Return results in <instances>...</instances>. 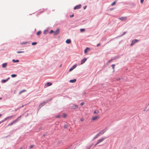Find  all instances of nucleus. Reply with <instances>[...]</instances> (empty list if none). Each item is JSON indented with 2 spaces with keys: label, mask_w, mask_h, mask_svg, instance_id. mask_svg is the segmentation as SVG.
<instances>
[{
  "label": "nucleus",
  "mask_w": 149,
  "mask_h": 149,
  "mask_svg": "<svg viewBox=\"0 0 149 149\" xmlns=\"http://www.w3.org/2000/svg\"><path fill=\"white\" fill-rule=\"evenodd\" d=\"M106 131L104 130H101L99 133H98L96 136L95 138L97 137L98 136L101 135L103 134Z\"/></svg>",
  "instance_id": "obj_1"
},
{
  "label": "nucleus",
  "mask_w": 149,
  "mask_h": 149,
  "mask_svg": "<svg viewBox=\"0 0 149 149\" xmlns=\"http://www.w3.org/2000/svg\"><path fill=\"white\" fill-rule=\"evenodd\" d=\"M21 116H19L17 119L13 120L12 123H9L8 125V126H9V125H12L13 124V123H15L18 121L19 120V118H21Z\"/></svg>",
  "instance_id": "obj_2"
},
{
  "label": "nucleus",
  "mask_w": 149,
  "mask_h": 149,
  "mask_svg": "<svg viewBox=\"0 0 149 149\" xmlns=\"http://www.w3.org/2000/svg\"><path fill=\"white\" fill-rule=\"evenodd\" d=\"M106 137H103L102 138L98 140L97 141V143L95 144V146L97 145V144H98L100 143L102 141H103L105 139H106Z\"/></svg>",
  "instance_id": "obj_3"
},
{
  "label": "nucleus",
  "mask_w": 149,
  "mask_h": 149,
  "mask_svg": "<svg viewBox=\"0 0 149 149\" xmlns=\"http://www.w3.org/2000/svg\"><path fill=\"white\" fill-rule=\"evenodd\" d=\"M99 118L100 116H95L92 117L91 118V120L92 121H95L98 119Z\"/></svg>",
  "instance_id": "obj_4"
},
{
  "label": "nucleus",
  "mask_w": 149,
  "mask_h": 149,
  "mask_svg": "<svg viewBox=\"0 0 149 149\" xmlns=\"http://www.w3.org/2000/svg\"><path fill=\"white\" fill-rule=\"evenodd\" d=\"M139 40L136 39H134L132 41V43L131 44V46H132L134 45L136 43L138 42Z\"/></svg>",
  "instance_id": "obj_5"
},
{
  "label": "nucleus",
  "mask_w": 149,
  "mask_h": 149,
  "mask_svg": "<svg viewBox=\"0 0 149 149\" xmlns=\"http://www.w3.org/2000/svg\"><path fill=\"white\" fill-rule=\"evenodd\" d=\"M81 7V5H79L77 6H75L74 8V10H76L77 9H79Z\"/></svg>",
  "instance_id": "obj_6"
},
{
  "label": "nucleus",
  "mask_w": 149,
  "mask_h": 149,
  "mask_svg": "<svg viewBox=\"0 0 149 149\" xmlns=\"http://www.w3.org/2000/svg\"><path fill=\"white\" fill-rule=\"evenodd\" d=\"M60 31V30L59 29H57L54 32V35H56L59 33Z\"/></svg>",
  "instance_id": "obj_7"
},
{
  "label": "nucleus",
  "mask_w": 149,
  "mask_h": 149,
  "mask_svg": "<svg viewBox=\"0 0 149 149\" xmlns=\"http://www.w3.org/2000/svg\"><path fill=\"white\" fill-rule=\"evenodd\" d=\"M87 60V58H84L82 60H81V64H82L84 63Z\"/></svg>",
  "instance_id": "obj_8"
},
{
  "label": "nucleus",
  "mask_w": 149,
  "mask_h": 149,
  "mask_svg": "<svg viewBox=\"0 0 149 149\" xmlns=\"http://www.w3.org/2000/svg\"><path fill=\"white\" fill-rule=\"evenodd\" d=\"M10 78L8 77L6 79H3L1 80V82L2 83H5Z\"/></svg>",
  "instance_id": "obj_9"
},
{
  "label": "nucleus",
  "mask_w": 149,
  "mask_h": 149,
  "mask_svg": "<svg viewBox=\"0 0 149 149\" xmlns=\"http://www.w3.org/2000/svg\"><path fill=\"white\" fill-rule=\"evenodd\" d=\"M119 19L122 21H125L127 19V18L126 17H121Z\"/></svg>",
  "instance_id": "obj_10"
},
{
  "label": "nucleus",
  "mask_w": 149,
  "mask_h": 149,
  "mask_svg": "<svg viewBox=\"0 0 149 149\" xmlns=\"http://www.w3.org/2000/svg\"><path fill=\"white\" fill-rule=\"evenodd\" d=\"M90 49L88 47H87L86 49L84 50V53L85 54H86L87 52Z\"/></svg>",
  "instance_id": "obj_11"
},
{
  "label": "nucleus",
  "mask_w": 149,
  "mask_h": 149,
  "mask_svg": "<svg viewBox=\"0 0 149 149\" xmlns=\"http://www.w3.org/2000/svg\"><path fill=\"white\" fill-rule=\"evenodd\" d=\"M76 81V79H73V80H70V83H74Z\"/></svg>",
  "instance_id": "obj_12"
},
{
  "label": "nucleus",
  "mask_w": 149,
  "mask_h": 149,
  "mask_svg": "<svg viewBox=\"0 0 149 149\" xmlns=\"http://www.w3.org/2000/svg\"><path fill=\"white\" fill-rule=\"evenodd\" d=\"M71 41L70 39H67L66 41V42L67 44H69L70 43Z\"/></svg>",
  "instance_id": "obj_13"
},
{
  "label": "nucleus",
  "mask_w": 149,
  "mask_h": 149,
  "mask_svg": "<svg viewBox=\"0 0 149 149\" xmlns=\"http://www.w3.org/2000/svg\"><path fill=\"white\" fill-rule=\"evenodd\" d=\"M7 65V63H3L2 65V67L3 68H6Z\"/></svg>",
  "instance_id": "obj_14"
},
{
  "label": "nucleus",
  "mask_w": 149,
  "mask_h": 149,
  "mask_svg": "<svg viewBox=\"0 0 149 149\" xmlns=\"http://www.w3.org/2000/svg\"><path fill=\"white\" fill-rule=\"evenodd\" d=\"M47 86H50L52 85V84L50 82H48L46 84Z\"/></svg>",
  "instance_id": "obj_15"
},
{
  "label": "nucleus",
  "mask_w": 149,
  "mask_h": 149,
  "mask_svg": "<svg viewBox=\"0 0 149 149\" xmlns=\"http://www.w3.org/2000/svg\"><path fill=\"white\" fill-rule=\"evenodd\" d=\"M78 107V106L76 105H74L73 106V108L74 109H75Z\"/></svg>",
  "instance_id": "obj_16"
},
{
  "label": "nucleus",
  "mask_w": 149,
  "mask_h": 149,
  "mask_svg": "<svg viewBox=\"0 0 149 149\" xmlns=\"http://www.w3.org/2000/svg\"><path fill=\"white\" fill-rule=\"evenodd\" d=\"M41 33V32L40 31H38L36 33V35L38 36L40 35Z\"/></svg>",
  "instance_id": "obj_17"
},
{
  "label": "nucleus",
  "mask_w": 149,
  "mask_h": 149,
  "mask_svg": "<svg viewBox=\"0 0 149 149\" xmlns=\"http://www.w3.org/2000/svg\"><path fill=\"white\" fill-rule=\"evenodd\" d=\"M19 60H15L14 59H13V61L14 62V63H15V62H19Z\"/></svg>",
  "instance_id": "obj_18"
},
{
  "label": "nucleus",
  "mask_w": 149,
  "mask_h": 149,
  "mask_svg": "<svg viewBox=\"0 0 149 149\" xmlns=\"http://www.w3.org/2000/svg\"><path fill=\"white\" fill-rule=\"evenodd\" d=\"M99 112L98 110H96L94 112V113L95 114H97L99 113Z\"/></svg>",
  "instance_id": "obj_19"
},
{
  "label": "nucleus",
  "mask_w": 149,
  "mask_h": 149,
  "mask_svg": "<svg viewBox=\"0 0 149 149\" xmlns=\"http://www.w3.org/2000/svg\"><path fill=\"white\" fill-rule=\"evenodd\" d=\"M16 76H17V75L15 74H12L11 75V77H16Z\"/></svg>",
  "instance_id": "obj_20"
},
{
  "label": "nucleus",
  "mask_w": 149,
  "mask_h": 149,
  "mask_svg": "<svg viewBox=\"0 0 149 149\" xmlns=\"http://www.w3.org/2000/svg\"><path fill=\"white\" fill-rule=\"evenodd\" d=\"M115 66V65L113 64L111 65V67H112V68L113 70V71H114V67Z\"/></svg>",
  "instance_id": "obj_21"
},
{
  "label": "nucleus",
  "mask_w": 149,
  "mask_h": 149,
  "mask_svg": "<svg viewBox=\"0 0 149 149\" xmlns=\"http://www.w3.org/2000/svg\"><path fill=\"white\" fill-rule=\"evenodd\" d=\"M63 118H65L66 116V113H63Z\"/></svg>",
  "instance_id": "obj_22"
},
{
  "label": "nucleus",
  "mask_w": 149,
  "mask_h": 149,
  "mask_svg": "<svg viewBox=\"0 0 149 149\" xmlns=\"http://www.w3.org/2000/svg\"><path fill=\"white\" fill-rule=\"evenodd\" d=\"M116 4V1H114L113 2V3H111V5L112 6H113L115 5Z\"/></svg>",
  "instance_id": "obj_23"
},
{
  "label": "nucleus",
  "mask_w": 149,
  "mask_h": 149,
  "mask_svg": "<svg viewBox=\"0 0 149 149\" xmlns=\"http://www.w3.org/2000/svg\"><path fill=\"white\" fill-rule=\"evenodd\" d=\"M85 31V29H80V31L81 32H84Z\"/></svg>",
  "instance_id": "obj_24"
},
{
  "label": "nucleus",
  "mask_w": 149,
  "mask_h": 149,
  "mask_svg": "<svg viewBox=\"0 0 149 149\" xmlns=\"http://www.w3.org/2000/svg\"><path fill=\"white\" fill-rule=\"evenodd\" d=\"M26 91V90H22V91H20L19 92V94H21V93H23V92H25V91Z\"/></svg>",
  "instance_id": "obj_25"
},
{
  "label": "nucleus",
  "mask_w": 149,
  "mask_h": 149,
  "mask_svg": "<svg viewBox=\"0 0 149 149\" xmlns=\"http://www.w3.org/2000/svg\"><path fill=\"white\" fill-rule=\"evenodd\" d=\"M24 51H17V53H24Z\"/></svg>",
  "instance_id": "obj_26"
},
{
  "label": "nucleus",
  "mask_w": 149,
  "mask_h": 149,
  "mask_svg": "<svg viewBox=\"0 0 149 149\" xmlns=\"http://www.w3.org/2000/svg\"><path fill=\"white\" fill-rule=\"evenodd\" d=\"M37 42H33L32 43V45H35L37 44Z\"/></svg>",
  "instance_id": "obj_27"
},
{
  "label": "nucleus",
  "mask_w": 149,
  "mask_h": 149,
  "mask_svg": "<svg viewBox=\"0 0 149 149\" xmlns=\"http://www.w3.org/2000/svg\"><path fill=\"white\" fill-rule=\"evenodd\" d=\"M77 66V65H74L72 67V68L74 69Z\"/></svg>",
  "instance_id": "obj_28"
},
{
  "label": "nucleus",
  "mask_w": 149,
  "mask_h": 149,
  "mask_svg": "<svg viewBox=\"0 0 149 149\" xmlns=\"http://www.w3.org/2000/svg\"><path fill=\"white\" fill-rule=\"evenodd\" d=\"M44 103H40V104L39 105V106L41 107L42 106H43L44 105Z\"/></svg>",
  "instance_id": "obj_29"
},
{
  "label": "nucleus",
  "mask_w": 149,
  "mask_h": 149,
  "mask_svg": "<svg viewBox=\"0 0 149 149\" xmlns=\"http://www.w3.org/2000/svg\"><path fill=\"white\" fill-rule=\"evenodd\" d=\"M68 127V125H65L64 126V127L65 128H67Z\"/></svg>",
  "instance_id": "obj_30"
},
{
  "label": "nucleus",
  "mask_w": 149,
  "mask_h": 149,
  "mask_svg": "<svg viewBox=\"0 0 149 149\" xmlns=\"http://www.w3.org/2000/svg\"><path fill=\"white\" fill-rule=\"evenodd\" d=\"M84 120V118H81V122H83Z\"/></svg>",
  "instance_id": "obj_31"
},
{
  "label": "nucleus",
  "mask_w": 149,
  "mask_h": 149,
  "mask_svg": "<svg viewBox=\"0 0 149 149\" xmlns=\"http://www.w3.org/2000/svg\"><path fill=\"white\" fill-rule=\"evenodd\" d=\"M34 146L33 145H31L30 146V148H32Z\"/></svg>",
  "instance_id": "obj_32"
},
{
  "label": "nucleus",
  "mask_w": 149,
  "mask_h": 149,
  "mask_svg": "<svg viewBox=\"0 0 149 149\" xmlns=\"http://www.w3.org/2000/svg\"><path fill=\"white\" fill-rule=\"evenodd\" d=\"M74 69L72 68H72H70L69 70V71H72Z\"/></svg>",
  "instance_id": "obj_33"
},
{
  "label": "nucleus",
  "mask_w": 149,
  "mask_h": 149,
  "mask_svg": "<svg viewBox=\"0 0 149 149\" xmlns=\"http://www.w3.org/2000/svg\"><path fill=\"white\" fill-rule=\"evenodd\" d=\"M116 80L117 81H119L120 80V78H118L116 79Z\"/></svg>",
  "instance_id": "obj_34"
},
{
  "label": "nucleus",
  "mask_w": 149,
  "mask_h": 149,
  "mask_svg": "<svg viewBox=\"0 0 149 149\" xmlns=\"http://www.w3.org/2000/svg\"><path fill=\"white\" fill-rule=\"evenodd\" d=\"M60 116L59 115H57L56 116V118H60Z\"/></svg>",
  "instance_id": "obj_35"
},
{
  "label": "nucleus",
  "mask_w": 149,
  "mask_h": 149,
  "mask_svg": "<svg viewBox=\"0 0 149 149\" xmlns=\"http://www.w3.org/2000/svg\"><path fill=\"white\" fill-rule=\"evenodd\" d=\"M84 104V103L83 102H81L80 104V105L81 106L83 105Z\"/></svg>",
  "instance_id": "obj_36"
},
{
  "label": "nucleus",
  "mask_w": 149,
  "mask_h": 149,
  "mask_svg": "<svg viewBox=\"0 0 149 149\" xmlns=\"http://www.w3.org/2000/svg\"><path fill=\"white\" fill-rule=\"evenodd\" d=\"M144 0H141V3H142L144 1Z\"/></svg>",
  "instance_id": "obj_37"
},
{
  "label": "nucleus",
  "mask_w": 149,
  "mask_h": 149,
  "mask_svg": "<svg viewBox=\"0 0 149 149\" xmlns=\"http://www.w3.org/2000/svg\"><path fill=\"white\" fill-rule=\"evenodd\" d=\"M112 59H111L110 60H109V61H108V63H110V62H111L112 61Z\"/></svg>",
  "instance_id": "obj_38"
},
{
  "label": "nucleus",
  "mask_w": 149,
  "mask_h": 149,
  "mask_svg": "<svg viewBox=\"0 0 149 149\" xmlns=\"http://www.w3.org/2000/svg\"><path fill=\"white\" fill-rule=\"evenodd\" d=\"M53 32H54L52 30H51L50 31V33H53Z\"/></svg>",
  "instance_id": "obj_39"
},
{
  "label": "nucleus",
  "mask_w": 149,
  "mask_h": 149,
  "mask_svg": "<svg viewBox=\"0 0 149 149\" xmlns=\"http://www.w3.org/2000/svg\"><path fill=\"white\" fill-rule=\"evenodd\" d=\"M74 14H73V15H70V17H74Z\"/></svg>",
  "instance_id": "obj_40"
},
{
  "label": "nucleus",
  "mask_w": 149,
  "mask_h": 149,
  "mask_svg": "<svg viewBox=\"0 0 149 149\" xmlns=\"http://www.w3.org/2000/svg\"><path fill=\"white\" fill-rule=\"evenodd\" d=\"M100 45V43H99L97 45V46L98 47Z\"/></svg>",
  "instance_id": "obj_41"
},
{
  "label": "nucleus",
  "mask_w": 149,
  "mask_h": 149,
  "mask_svg": "<svg viewBox=\"0 0 149 149\" xmlns=\"http://www.w3.org/2000/svg\"><path fill=\"white\" fill-rule=\"evenodd\" d=\"M86 6H85L84 7V9H85L86 8Z\"/></svg>",
  "instance_id": "obj_42"
},
{
  "label": "nucleus",
  "mask_w": 149,
  "mask_h": 149,
  "mask_svg": "<svg viewBox=\"0 0 149 149\" xmlns=\"http://www.w3.org/2000/svg\"><path fill=\"white\" fill-rule=\"evenodd\" d=\"M2 116V115L1 114H0V117L1 116Z\"/></svg>",
  "instance_id": "obj_43"
},
{
  "label": "nucleus",
  "mask_w": 149,
  "mask_h": 149,
  "mask_svg": "<svg viewBox=\"0 0 149 149\" xmlns=\"http://www.w3.org/2000/svg\"><path fill=\"white\" fill-rule=\"evenodd\" d=\"M45 136V134H44V135H43V136Z\"/></svg>",
  "instance_id": "obj_44"
},
{
  "label": "nucleus",
  "mask_w": 149,
  "mask_h": 149,
  "mask_svg": "<svg viewBox=\"0 0 149 149\" xmlns=\"http://www.w3.org/2000/svg\"><path fill=\"white\" fill-rule=\"evenodd\" d=\"M20 149H22V148H21Z\"/></svg>",
  "instance_id": "obj_45"
},
{
  "label": "nucleus",
  "mask_w": 149,
  "mask_h": 149,
  "mask_svg": "<svg viewBox=\"0 0 149 149\" xmlns=\"http://www.w3.org/2000/svg\"><path fill=\"white\" fill-rule=\"evenodd\" d=\"M1 99V98H0V100Z\"/></svg>",
  "instance_id": "obj_46"
}]
</instances>
